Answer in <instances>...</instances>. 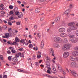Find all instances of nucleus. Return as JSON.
I'll use <instances>...</instances> for the list:
<instances>
[{
    "instance_id": "9b49d317",
    "label": "nucleus",
    "mask_w": 78,
    "mask_h": 78,
    "mask_svg": "<svg viewBox=\"0 0 78 78\" xmlns=\"http://www.w3.org/2000/svg\"><path fill=\"white\" fill-rule=\"evenodd\" d=\"M76 63L75 62H72L71 64V67L75 68V66H76Z\"/></svg>"
},
{
    "instance_id": "b1692460",
    "label": "nucleus",
    "mask_w": 78,
    "mask_h": 78,
    "mask_svg": "<svg viewBox=\"0 0 78 78\" xmlns=\"http://www.w3.org/2000/svg\"><path fill=\"white\" fill-rule=\"evenodd\" d=\"M26 41V39H22L21 41H20V42L22 43L25 42V41Z\"/></svg>"
},
{
    "instance_id": "c9c22d12",
    "label": "nucleus",
    "mask_w": 78,
    "mask_h": 78,
    "mask_svg": "<svg viewBox=\"0 0 78 78\" xmlns=\"http://www.w3.org/2000/svg\"><path fill=\"white\" fill-rule=\"evenodd\" d=\"M73 7L72 5L71 4L69 5V9H71V8H72Z\"/></svg>"
},
{
    "instance_id": "1a4fd4ad",
    "label": "nucleus",
    "mask_w": 78,
    "mask_h": 78,
    "mask_svg": "<svg viewBox=\"0 0 78 78\" xmlns=\"http://www.w3.org/2000/svg\"><path fill=\"white\" fill-rule=\"evenodd\" d=\"M66 30L65 28H60L59 30V31L60 33H62V32H65Z\"/></svg>"
},
{
    "instance_id": "5fc2aeb1",
    "label": "nucleus",
    "mask_w": 78,
    "mask_h": 78,
    "mask_svg": "<svg viewBox=\"0 0 78 78\" xmlns=\"http://www.w3.org/2000/svg\"><path fill=\"white\" fill-rule=\"evenodd\" d=\"M37 36L38 37H39V38H41V36L39 35V34L38 33L37 34Z\"/></svg>"
},
{
    "instance_id": "774afa93",
    "label": "nucleus",
    "mask_w": 78,
    "mask_h": 78,
    "mask_svg": "<svg viewBox=\"0 0 78 78\" xmlns=\"http://www.w3.org/2000/svg\"><path fill=\"white\" fill-rule=\"evenodd\" d=\"M18 10V8L16 7L15 8V11H17Z\"/></svg>"
},
{
    "instance_id": "393cba45",
    "label": "nucleus",
    "mask_w": 78,
    "mask_h": 78,
    "mask_svg": "<svg viewBox=\"0 0 78 78\" xmlns=\"http://www.w3.org/2000/svg\"><path fill=\"white\" fill-rule=\"evenodd\" d=\"M35 12L36 13H37V12H40V10L39 9L37 8L35 10Z\"/></svg>"
},
{
    "instance_id": "6ab92c4d",
    "label": "nucleus",
    "mask_w": 78,
    "mask_h": 78,
    "mask_svg": "<svg viewBox=\"0 0 78 78\" xmlns=\"http://www.w3.org/2000/svg\"><path fill=\"white\" fill-rule=\"evenodd\" d=\"M54 47L55 48H59V45L58 44L55 43L54 44Z\"/></svg>"
},
{
    "instance_id": "69168bd1",
    "label": "nucleus",
    "mask_w": 78,
    "mask_h": 78,
    "mask_svg": "<svg viewBox=\"0 0 78 78\" xmlns=\"http://www.w3.org/2000/svg\"><path fill=\"white\" fill-rule=\"evenodd\" d=\"M23 48H20L19 49V51H22V50H23Z\"/></svg>"
},
{
    "instance_id": "6e6d98bb",
    "label": "nucleus",
    "mask_w": 78,
    "mask_h": 78,
    "mask_svg": "<svg viewBox=\"0 0 78 78\" xmlns=\"http://www.w3.org/2000/svg\"><path fill=\"white\" fill-rule=\"evenodd\" d=\"M1 10H3L5 9V8L4 7H1L0 9Z\"/></svg>"
},
{
    "instance_id": "2eb2a0df",
    "label": "nucleus",
    "mask_w": 78,
    "mask_h": 78,
    "mask_svg": "<svg viewBox=\"0 0 78 78\" xmlns=\"http://www.w3.org/2000/svg\"><path fill=\"white\" fill-rule=\"evenodd\" d=\"M9 48L10 50H11V51L13 53H14L16 52V51L14 49V48L12 47H9Z\"/></svg>"
},
{
    "instance_id": "bb28decb",
    "label": "nucleus",
    "mask_w": 78,
    "mask_h": 78,
    "mask_svg": "<svg viewBox=\"0 0 78 78\" xmlns=\"http://www.w3.org/2000/svg\"><path fill=\"white\" fill-rule=\"evenodd\" d=\"M5 35L6 36V38H8V37H9V34L7 33L5 34Z\"/></svg>"
},
{
    "instance_id": "c756f323",
    "label": "nucleus",
    "mask_w": 78,
    "mask_h": 78,
    "mask_svg": "<svg viewBox=\"0 0 78 78\" xmlns=\"http://www.w3.org/2000/svg\"><path fill=\"white\" fill-rule=\"evenodd\" d=\"M33 47V44H29V47L30 48H32Z\"/></svg>"
},
{
    "instance_id": "423d86ee",
    "label": "nucleus",
    "mask_w": 78,
    "mask_h": 78,
    "mask_svg": "<svg viewBox=\"0 0 78 78\" xmlns=\"http://www.w3.org/2000/svg\"><path fill=\"white\" fill-rule=\"evenodd\" d=\"M70 10L68 9L65 11V12H64V14L66 16H69V15L70 14Z\"/></svg>"
},
{
    "instance_id": "4c0bfd02",
    "label": "nucleus",
    "mask_w": 78,
    "mask_h": 78,
    "mask_svg": "<svg viewBox=\"0 0 78 78\" xmlns=\"http://www.w3.org/2000/svg\"><path fill=\"white\" fill-rule=\"evenodd\" d=\"M19 13V12L18 11H17L15 12L16 15V16H18Z\"/></svg>"
},
{
    "instance_id": "dca6fc26",
    "label": "nucleus",
    "mask_w": 78,
    "mask_h": 78,
    "mask_svg": "<svg viewBox=\"0 0 78 78\" xmlns=\"http://www.w3.org/2000/svg\"><path fill=\"white\" fill-rule=\"evenodd\" d=\"M67 34H66L64 33H62L60 34V36L61 37H66Z\"/></svg>"
},
{
    "instance_id": "4468645a",
    "label": "nucleus",
    "mask_w": 78,
    "mask_h": 78,
    "mask_svg": "<svg viewBox=\"0 0 78 78\" xmlns=\"http://www.w3.org/2000/svg\"><path fill=\"white\" fill-rule=\"evenodd\" d=\"M50 70H51V68H50V67H48V70L47 71V72L49 74H51V72H50Z\"/></svg>"
},
{
    "instance_id": "de8ad7c7",
    "label": "nucleus",
    "mask_w": 78,
    "mask_h": 78,
    "mask_svg": "<svg viewBox=\"0 0 78 78\" xmlns=\"http://www.w3.org/2000/svg\"><path fill=\"white\" fill-rule=\"evenodd\" d=\"M12 28H9L8 29V31L9 32H11V31H12V30H11Z\"/></svg>"
},
{
    "instance_id": "e2e57ef3",
    "label": "nucleus",
    "mask_w": 78,
    "mask_h": 78,
    "mask_svg": "<svg viewBox=\"0 0 78 78\" xmlns=\"http://www.w3.org/2000/svg\"><path fill=\"white\" fill-rule=\"evenodd\" d=\"M47 0H40V2H45Z\"/></svg>"
},
{
    "instance_id": "a211bd4d",
    "label": "nucleus",
    "mask_w": 78,
    "mask_h": 78,
    "mask_svg": "<svg viewBox=\"0 0 78 78\" xmlns=\"http://www.w3.org/2000/svg\"><path fill=\"white\" fill-rule=\"evenodd\" d=\"M38 54L37 55V58H40L41 57V52L39 51L38 52Z\"/></svg>"
},
{
    "instance_id": "79ce46f5",
    "label": "nucleus",
    "mask_w": 78,
    "mask_h": 78,
    "mask_svg": "<svg viewBox=\"0 0 78 78\" xmlns=\"http://www.w3.org/2000/svg\"><path fill=\"white\" fill-rule=\"evenodd\" d=\"M63 75H66V71H63Z\"/></svg>"
},
{
    "instance_id": "58836bf2",
    "label": "nucleus",
    "mask_w": 78,
    "mask_h": 78,
    "mask_svg": "<svg viewBox=\"0 0 78 78\" xmlns=\"http://www.w3.org/2000/svg\"><path fill=\"white\" fill-rule=\"evenodd\" d=\"M16 24L17 25H20V22H18L16 23Z\"/></svg>"
},
{
    "instance_id": "2f4dec72",
    "label": "nucleus",
    "mask_w": 78,
    "mask_h": 78,
    "mask_svg": "<svg viewBox=\"0 0 78 78\" xmlns=\"http://www.w3.org/2000/svg\"><path fill=\"white\" fill-rule=\"evenodd\" d=\"M71 29H70V27H69L67 31L68 32H71Z\"/></svg>"
},
{
    "instance_id": "864d4df0",
    "label": "nucleus",
    "mask_w": 78,
    "mask_h": 78,
    "mask_svg": "<svg viewBox=\"0 0 78 78\" xmlns=\"http://www.w3.org/2000/svg\"><path fill=\"white\" fill-rule=\"evenodd\" d=\"M8 25H12V23L10 22H8Z\"/></svg>"
},
{
    "instance_id": "3c124183",
    "label": "nucleus",
    "mask_w": 78,
    "mask_h": 78,
    "mask_svg": "<svg viewBox=\"0 0 78 78\" xmlns=\"http://www.w3.org/2000/svg\"><path fill=\"white\" fill-rule=\"evenodd\" d=\"M75 68H76V69L78 68V64L76 63Z\"/></svg>"
},
{
    "instance_id": "6e6552de",
    "label": "nucleus",
    "mask_w": 78,
    "mask_h": 78,
    "mask_svg": "<svg viewBox=\"0 0 78 78\" xmlns=\"http://www.w3.org/2000/svg\"><path fill=\"white\" fill-rule=\"evenodd\" d=\"M70 28L71 30H77V28L75 26H72L70 27Z\"/></svg>"
},
{
    "instance_id": "412c9836",
    "label": "nucleus",
    "mask_w": 78,
    "mask_h": 78,
    "mask_svg": "<svg viewBox=\"0 0 78 78\" xmlns=\"http://www.w3.org/2000/svg\"><path fill=\"white\" fill-rule=\"evenodd\" d=\"M46 65L47 66H49V67H50V62H48L47 61L46 62Z\"/></svg>"
},
{
    "instance_id": "0e129e2a",
    "label": "nucleus",
    "mask_w": 78,
    "mask_h": 78,
    "mask_svg": "<svg viewBox=\"0 0 78 78\" xmlns=\"http://www.w3.org/2000/svg\"><path fill=\"white\" fill-rule=\"evenodd\" d=\"M75 50H78V47H76L75 48Z\"/></svg>"
},
{
    "instance_id": "09e8293b",
    "label": "nucleus",
    "mask_w": 78,
    "mask_h": 78,
    "mask_svg": "<svg viewBox=\"0 0 78 78\" xmlns=\"http://www.w3.org/2000/svg\"><path fill=\"white\" fill-rule=\"evenodd\" d=\"M7 44H10L11 45H12V43H11L9 41H8Z\"/></svg>"
},
{
    "instance_id": "0eeeda50",
    "label": "nucleus",
    "mask_w": 78,
    "mask_h": 78,
    "mask_svg": "<svg viewBox=\"0 0 78 78\" xmlns=\"http://www.w3.org/2000/svg\"><path fill=\"white\" fill-rule=\"evenodd\" d=\"M50 53L51 54L52 56H55V54L54 53V50L52 48H51L50 49Z\"/></svg>"
},
{
    "instance_id": "e433bc0d",
    "label": "nucleus",
    "mask_w": 78,
    "mask_h": 78,
    "mask_svg": "<svg viewBox=\"0 0 78 78\" xmlns=\"http://www.w3.org/2000/svg\"><path fill=\"white\" fill-rule=\"evenodd\" d=\"M11 57H12V56H9L8 57V59L9 60V61H11Z\"/></svg>"
},
{
    "instance_id": "72a5a7b5",
    "label": "nucleus",
    "mask_w": 78,
    "mask_h": 78,
    "mask_svg": "<svg viewBox=\"0 0 78 78\" xmlns=\"http://www.w3.org/2000/svg\"><path fill=\"white\" fill-rule=\"evenodd\" d=\"M19 16H21V17H23V14H22V12H20L18 14Z\"/></svg>"
},
{
    "instance_id": "f257e3e1",
    "label": "nucleus",
    "mask_w": 78,
    "mask_h": 78,
    "mask_svg": "<svg viewBox=\"0 0 78 78\" xmlns=\"http://www.w3.org/2000/svg\"><path fill=\"white\" fill-rule=\"evenodd\" d=\"M68 36L70 39V41L72 43H75L78 41V39L76 38L75 35L73 34H69Z\"/></svg>"
},
{
    "instance_id": "f3484780",
    "label": "nucleus",
    "mask_w": 78,
    "mask_h": 78,
    "mask_svg": "<svg viewBox=\"0 0 78 78\" xmlns=\"http://www.w3.org/2000/svg\"><path fill=\"white\" fill-rule=\"evenodd\" d=\"M60 20V18L59 17H57L56 19L55 20V22H59V21Z\"/></svg>"
},
{
    "instance_id": "7ed1b4c3",
    "label": "nucleus",
    "mask_w": 78,
    "mask_h": 78,
    "mask_svg": "<svg viewBox=\"0 0 78 78\" xmlns=\"http://www.w3.org/2000/svg\"><path fill=\"white\" fill-rule=\"evenodd\" d=\"M70 48V45L69 44H66L64 45V47L62 48V49L63 50H68Z\"/></svg>"
},
{
    "instance_id": "f8f14e48",
    "label": "nucleus",
    "mask_w": 78,
    "mask_h": 78,
    "mask_svg": "<svg viewBox=\"0 0 78 78\" xmlns=\"http://www.w3.org/2000/svg\"><path fill=\"white\" fill-rule=\"evenodd\" d=\"M70 59L73 61H76V58L73 56H71L70 57Z\"/></svg>"
},
{
    "instance_id": "9d476101",
    "label": "nucleus",
    "mask_w": 78,
    "mask_h": 78,
    "mask_svg": "<svg viewBox=\"0 0 78 78\" xmlns=\"http://www.w3.org/2000/svg\"><path fill=\"white\" fill-rule=\"evenodd\" d=\"M51 69L54 72H53V73L55 74L56 73V68H55V67L54 66H53L51 68Z\"/></svg>"
},
{
    "instance_id": "680f3d73",
    "label": "nucleus",
    "mask_w": 78,
    "mask_h": 78,
    "mask_svg": "<svg viewBox=\"0 0 78 78\" xmlns=\"http://www.w3.org/2000/svg\"><path fill=\"white\" fill-rule=\"evenodd\" d=\"M33 48L34 49V50H38V48L37 47H36V48H35V47H34Z\"/></svg>"
},
{
    "instance_id": "aec40b11",
    "label": "nucleus",
    "mask_w": 78,
    "mask_h": 78,
    "mask_svg": "<svg viewBox=\"0 0 78 78\" xmlns=\"http://www.w3.org/2000/svg\"><path fill=\"white\" fill-rule=\"evenodd\" d=\"M12 60L13 62H17V58L16 57H14L12 58Z\"/></svg>"
},
{
    "instance_id": "37998d69",
    "label": "nucleus",
    "mask_w": 78,
    "mask_h": 78,
    "mask_svg": "<svg viewBox=\"0 0 78 78\" xmlns=\"http://www.w3.org/2000/svg\"><path fill=\"white\" fill-rule=\"evenodd\" d=\"M0 59L2 60H3V56L2 55L0 56Z\"/></svg>"
},
{
    "instance_id": "338daca9",
    "label": "nucleus",
    "mask_w": 78,
    "mask_h": 78,
    "mask_svg": "<svg viewBox=\"0 0 78 78\" xmlns=\"http://www.w3.org/2000/svg\"><path fill=\"white\" fill-rule=\"evenodd\" d=\"M16 62H13V65H16Z\"/></svg>"
},
{
    "instance_id": "13d9d810",
    "label": "nucleus",
    "mask_w": 78,
    "mask_h": 78,
    "mask_svg": "<svg viewBox=\"0 0 78 78\" xmlns=\"http://www.w3.org/2000/svg\"><path fill=\"white\" fill-rule=\"evenodd\" d=\"M4 78H7V75H4L3 76Z\"/></svg>"
},
{
    "instance_id": "39448f33",
    "label": "nucleus",
    "mask_w": 78,
    "mask_h": 78,
    "mask_svg": "<svg viewBox=\"0 0 78 78\" xmlns=\"http://www.w3.org/2000/svg\"><path fill=\"white\" fill-rule=\"evenodd\" d=\"M69 55V53L68 52H66L63 54V57L65 58H67Z\"/></svg>"
},
{
    "instance_id": "20e7f679",
    "label": "nucleus",
    "mask_w": 78,
    "mask_h": 78,
    "mask_svg": "<svg viewBox=\"0 0 78 78\" xmlns=\"http://www.w3.org/2000/svg\"><path fill=\"white\" fill-rule=\"evenodd\" d=\"M70 73H71L72 75H73L74 77H77L78 76V74L75 73V71H71L70 70Z\"/></svg>"
},
{
    "instance_id": "49530a36",
    "label": "nucleus",
    "mask_w": 78,
    "mask_h": 78,
    "mask_svg": "<svg viewBox=\"0 0 78 78\" xmlns=\"http://www.w3.org/2000/svg\"><path fill=\"white\" fill-rule=\"evenodd\" d=\"M37 26L35 25L34 26V28L35 30H36L37 29Z\"/></svg>"
},
{
    "instance_id": "bf43d9fd",
    "label": "nucleus",
    "mask_w": 78,
    "mask_h": 78,
    "mask_svg": "<svg viewBox=\"0 0 78 78\" xmlns=\"http://www.w3.org/2000/svg\"><path fill=\"white\" fill-rule=\"evenodd\" d=\"M1 13L3 14H5V12L3 11H2L1 12Z\"/></svg>"
},
{
    "instance_id": "473e14b6",
    "label": "nucleus",
    "mask_w": 78,
    "mask_h": 78,
    "mask_svg": "<svg viewBox=\"0 0 78 78\" xmlns=\"http://www.w3.org/2000/svg\"><path fill=\"white\" fill-rule=\"evenodd\" d=\"M9 8L11 9H13V6L12 5H10L9 6Z\"/></svg>"
},
{
    "instance_id": "052dcab7",
    "label": "nucleus",
    "mask_w": 78,
    "mask_h": 78,
    "mask_svg": "<svg viewBox=\"0 0 78 78\" xmlns=\"http://www.w3.org/2000/svg\"><path fill=\"white\" fill-rule=\"evenodd\" d=\"M3 28H5V29H6L7 28V26L5 25H4L3 26Z\"/></svg>"
},
{
    "instance_id": "a19ab883",
    "label": "nucleus",
    "mask_w": 78,
    "mask_h": 78,
    "mask_svg": "<svg viewBox=\"0 0 78 78\" xmlns=\"http://www.w3.org/2000/svg\"><path fill=\"white\" fill-rule=\"evenodd\" d=\"M12 45H16V44H17V42H13V43H12Z\"/></svg>"
},
{
    "instance_id": "5701e85b",
    "label": "nucleus",
    "mask_w": 78,
    "mask_h": 78,
    "mask_svg": "<svg viewBox=\"0 0 78 78\" xmlns=\"http://www.w3.org/2000/svg\"><path fill=\"white\" fill-rule=\"evenodd\" d=\"M18 71L20 72H22L23 73H27V71H23V70L19 69Z\"/></svg>"
},
{
    "instance_id": "ddd939ff",
    "label": "nucleus",
    "mask_w": 78,
    "mask_h": 78,
    "mask_svg": "<svg viewBox=\"0 0 78 78\" xmlns=\"http://www.w3.org/2000/svg\"><path fill=\"white\" fill-rule=\"evenodd\" d=\"M72 54L73 56H78V51H73L72 52Z\"/></svg>"
},
{
    "instance_id": "a18cd8bd",
    "label": "nucleus",
    "mask_w": 78,
    "mask_h": 78,
    "mask_svg": "<svg viewBox=\"0 0 78 78\" xmlns=\"http://www.w3.org/2000/svg\"><path fill=\"white\" fill-rule=\"evenodd\" d=\"M21 58H22V57H23V58H24V54L23 53H22V54H21V56H20Z\"/></svg>"
},
{
    "instance_id": "603ef678",
    "label": "nucleus",
    "mask_w": 78,
    "mask_h": 78,
    "mask_svg": "<svg viewBox=\"0 0 78 78\" xmlns=\"http://www.w3.org/2000/svg\"><path fill=\"white\" fill-rule=\"evenodd\" d=\"M9 19H10V20H13L14 19V18L12 16H11L10 17Z\"/></svg>"
},
{
    "instance_id": "a878e982",
    "label": "nucleus",
    "mask_w": 78,
    "mask_h": 78,
    "mask_svg": "<svg viewBox=\"0 0 78 78\" xmlns=\"http://www.w3.org/2000/svg\"><path fill=\"white\" fill-rule=\"evenodd\" d=\"M15 39V41H16V42H19V41H20V39H19L17 37H16Z\"/></svg>"
},
{
    "instance_id": "c85d7f7f",
    "label": "nucleus",
    "mask_w": 78,
    "mask_h": 78,
    "mask_svg": "<svg viewBox=\"0 0 78 78\" xmlns=\"http://www.w3.org/2000/svg\"><path fill=\"white\" fill-rule=\"evenodd\" d=\"M44 41L43 40L41 41V46L42 47H44Z\"/></svg>"
},
{
    "instance_id": "8fccbe9b",
    "label": "nucleus",
    "mask_w": 78,
    "mask_h": 78,
    "mask_svg": "<svg viewBox=\"0 0 78 78\" xmlns=\"http://www.w3.org/2000/svg\"><path fill=\"white\" fill-rule=\"evenodd\" d=\"M24 44H25L26 45H28V43H27L25 42H24L23 45H24Z\"/></svg>"
},
{
    "instance_id": "c03bdc74",
    "label": "nucleus",
    "mask_w": 78,
    "mask_h": 78,
    "mask_svg": "<svg viewBox=\"0 0 78 78\" xmlns=\"http://www.w3.org/2000/svg\"><path fill=\"white\" fill-rule=\"evenodd\" d=\"M11 51L9 50L7 51L8 54L10 55V54H11Z\"/></svg>"
},
{
    "instance_id": "cd10ccee",
    "label": "nucleus",
    "mask_w": 78,
    "mask_h": 78,
    "mask_svg": "<svg viewBox=\"0 0 78 78\" xmlns=\"http://www.w3.org/2000/svg\"><path fill=\"white\" fill-rule=\"evenodd\" d=\"M58 70H61V65L60 64H58Z\"/></svg>"
},
{
    "instance_id": "4d7b16f0",
    "label": "nucleus",
    "mask_w": 78,
    "mask_h": 78,
    "mask_svg": "<svg viewBox=\"0 0 78 78\" xmlns=\"http://www.w3.org/2000/svg\"><path fill=\"white\" fill-rule=\"evenodd\" d=\"M9 13L10 14H13L14 13V12H13L12 11H11Z\"/></svg>"
},
{
    "instance_id": "f03ea898",
    "label": "nucleus",
    "mask_w": 78,
    "mask_h": 78,
    "mask_svg": "<svg viewBox=\"0 0 78 78\" xmlns=\"http://www.w3.org/2000/svg\"><path fill=\"white\" fill-rule=\"evenodd\" d=\"M54 41L57 43H61L62 42V40H61V39L58 37H54Z\"/></svg>"
},
{
    "instance_id": "4be33fe9",
    "label": "nucleus",
    "mask_w": 78,
    "mask_h": 78,
    "mask_svg": "<svg viewBox=\"0 0 78 78\" xmlns=\"http://www.w3.org/2000/svg\"><path fill=\"white\" fill-rule=\"evenodd\" d=\"M75 25V23L71 22L69 23L68 26H72V25Z\"/></svg>"
},
{
    "instance_id": "7c9ffc66",
    "label": "nucleus",
    "mask_w": 78,
    "mask_h": 78,
    "mask_svg": "<svg viewBox=\"0 0 78 78\" xmlns=\"http://www.w3.org/2000/svg\"><path fill=\"white\" fill-rule=\"evenodd\" d=\"M46 59L47 61H50V58L48 57H46Z\"/></svg>"
},
{
    "instance_id": "f704fd0d",
    "label": "nucleus",
    "mask_w": 78,
    "mask_h": 78,
    "mask_svg": "<svg viewBox=\"0 0 78 78\" xmlns=\"http://www.w3.org/2000/svg\"><path fill=\"white\" fill-rule=\"evenodd\" d=\"M35 64L36 65V66H38L39 63V62H36L35 63Z\"/></svg>"
},
{
    "instance_id": "ea45409f",
    "label": "nucleus",
    "mask_w": 78,
    "mask_h": 78,
    "mask_svg": "<svg viewBox=\"0 0 78 78\" xmlns=\"http://www.w3.org/2000/svg\"><path fill=\"white\" fill-rule=\"evenodd\" d=\"M15 58H19V55H18V54H16L15 55Z\"/></svg>"
}]
</instances>
